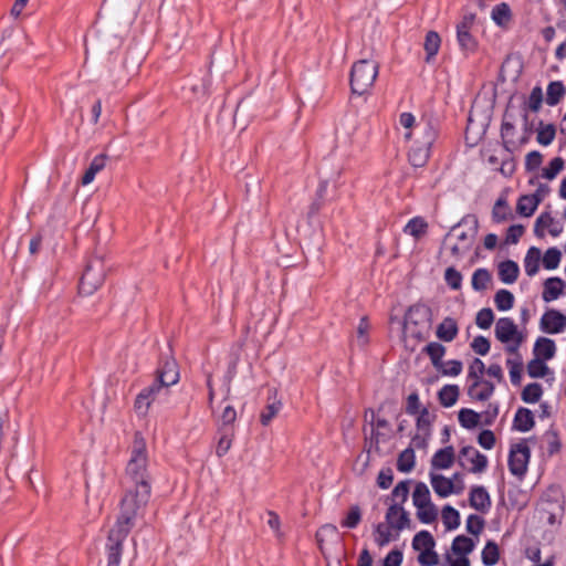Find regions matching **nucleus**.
<instances>
[{"label": "nucleus", "instance_id": "1", "mask_svg": "<svg viewBox=\"0 0 566 566\" xmlns=\"http://www.w3.org/2000/svg\"><path fill=\"white\" fill-rule=\"evenodd\" d=\"M151 485H126L120 502L119 515L108 534L107 552L108 566H118L126 539L136 521L144 516L149 502Z\"/></svg>", "mask_w": 566, "mask_h": 566}, {"label": "nucleus", "instance_id": "2", "mask_svg": "<svg viewBox=\"0 0 566 566\" xmlns=\"http://www.w3.org/2000/svg\"><path fill=\"white\" fill-rule=\"evenodd\" d=\"M399 125L405 129L403 137L412 142L409 149V161L413 167H423L430 156V147L436 140L437 132L427 122H417L411 113H401Z\"/></svg>", "mask_w": 566, "mask_h": 566}, {"label": "nucleus", "instance_id": "3", "mask_svg": "<svg viewBox=\"0 0 566 566\" xmlns=\"http://www.w3.org/2000/svg\"><path fill=\"white\" fill-rule=\"evenodd\" d=\"M432 326L431 310L421 304L408 308L403 317L402 343L405 347L415 352L416 348L429 338Z\"/></svg>", "mask_w": 566, "mask_h": 566}, {"label": "nucleus", "instance_id": "4", "mask_svg": "<svg viewBox=\"0 0 566 566\" xmlns=\"http://www.w3.org/2000/svg\"><path fill=\"white\" fill-rule=\"evenodd\" d=\"M148 462L146 439L140 432H136L130 447L129 460L125 469L127 485H151Z\"/></svg>", "mask_w": 566, "mask_h": 566}, {"label": "nucleus", "instance_id": "5", "mask_svg": "<svg viewBox=\"0 0 566 566\" xmlns=\"http://www.w3.org/2000/svg\"><path fill=\"white\" fill-rule=\"evenodd\" d=\"M410 525L409 513L400 503H392L387 509L385 522L378 523L374 530L375 543L382 547L399 538L400 533Z\"/></svg>", "mask_w": 566, "mask_h": 566}, {"label": "nucleus", "instance_id": "6", "mask_svg": "<svg viewBox=\"0 0 566 566\" xmlns=\"http://www.w3.org/2000/svg\"><path fill=\"white\" fill-rule=\"evenodd\" d=\"M476 232L478 219L475 217H464L459 224L454 226L446 238V244L451 255L459 259L469 252Z\"/></svg>", "mask_w": 566, "mask_h": 566}, {"label": "nucleus", "instance_id": "7", "mask_svg": "<svg viewBox=\"0 0 566 566\" xmlns=\"http://www.w3.org/2000/svg\"><path fill=\"white\" fill-rule=\"evenodd\" d=\"M107 264L103 254L93 255L81 277L78 292L83 296L93 295L104 283L107 273Z\"/></svg>", "mask_w": 566, "mask_h": 566}, {"label": "nucleus", "instance_id": "8", "mask_svg": "<svg viewBox=\"0 0 566 566\" xmlns=\"http://www.w3.org/2000/svg\"><path fill=\"white\" fill-rule=\"evenodd\" d=\"M379 71L375 60L363 59L353 64L350 72V87L355 94H364L374 85Z\"/></svg>", "mask_w": 566, "mask_h": 566}, {"label": "nucleus", "instance_id": "9", "mask_svg": "<svg viewBox=\"0 0 566 566\" xmlns=\"http://www.w3.org/2000/svg\"><path fill=\"white\" fill-rule=\"evenodd\" d=\"M412 504L416 507V516L423 524H431L437 521L439 511L431 500L428 485L417 482L412 492Z\"/></svg>", "mask_w": 566, "mask_h": 566}, {"label": "nucleus", "instance_id": "10", "mask_svg": "<svg viewBox=\"0 0 566 566\" xmlns=\"http://www.w3.org/2000/svg\"><path fill=\"white\" fill-rule=\"evenodd\" d=\"M429 481L433 492L442 499L451 495H459L465 490V484L461 473H454L448 478L434 471L429 472Z\"/></svg>", "mask_w": 566, "mask_h": 566}, {"label": "nucleus", "instance_id": "11", "mask_svg": "<svg viewBox=\"0 0 566 566\" xmlns=\"http://www.w3.org/2000/svg\"><path fill=\"white\" fill-rule=\"evenodd\" d=\"M494 333L496 339L505 344V350L510 354H515L524 340L523 334L510 317L499 318L495 323Z\"/></svg>", "mask_w": 566, "mask_h": 566}, {"label": "nucleus", "instance_id": "12", "mask_svg": "<svg viewBox=\"0 0 566 566\" xmlns=\"http://www.w3.org/2000/svg\"><path fill=\"white\" fill-rule=\"evenodd\" d=\"M531 449L526 441H520L511 447L509 454V469L511 473L522 479L528 467Z\"/></svg>", "mask_w": 566, "mask_h": 566}, {"label": "nucleus", "instance_id": "13", "mask_svg": "<svg viewBox=\"0 0 566 566\" xmlns=\"http://www.w3.org/2000/svg\"><path fill=\"white\" fill-rule=\"evenodd\" d=\"M459 463L472 473H481L488 467V458L473 447H463L459 453Z\"/></svg>", "mask_w": 566, "mask_h": 566}, {"label": "nucleus", "instance_id": "14", "mask_svg": "<svg viewBox=\"0 0 566 566\" xmlns=\"http://www.w3.org/2000/svg\"><path fill=\"white\" fill-rule=\"evenodd\" d=\"M161 385H158V382L154 381L150 386L144 388L136 397L134 402V410L137 415L145 417L150 407L151 403L156 400L158 395L161 391Z\"/></svg>", "mask_w": 566, "mask_h": 566}, {"label": "nucleus", "instance_id": "15", "mask_svg": "<svg viewBox=\"0 0 566 566\" xmlns=\"http://www.w3.org/2000/svg\"><path fill=\"white\" fill-rule=\"evenodd\" d=\"M539 327L544 333L559 334L566 328V315L554 308L547 310L541 318Z\"/></svg>", "mask_w": 566, "mask_h": 566}, {"label": "nucleus", "instance_id": "16", "mask_svg": "<svg viewBox=\"0 0 566 566\" xmlns=\"http://www.w3.org/2000/svg\"><path fill=\"white\" fill-rule=\"evenodd\" d=\"M473 21V15L464 17L462 22L457 28L458 42L461 49L468 52H474L478 46L475 39L470 33Z\"/></svg>", "mask_w": 566, "mask_h": 566}, {"label": "nucleus", "instance_id": "17", "mask_svg": "<svg viewBox=\"0 0 566 566\" xmlns=\"http://www.w3.org/2000/svg\"><path fill=\"white\" fill-rule=\"evenodd\" d=\"M156 382L161 385V388H168L179 381V369L176 360L168 359L157 371Z\"/></svg>", "mask_w": 566, "mask_h": 566}, {"label": "nucleus", "instance_id": "18", "mask_svg": "<svg viewBox=\"0 0 566 566\" xmlns=\"http://www.w3.org/2000/svg\"><path fill=\"white\" fill-rule=\"evenodd\" d=\"M544 198V192L538 189L535 193L521 196L516 203V212L522 217H531Z\"/></svg>", "mask_w": 566, "mask_h": 566}, {"label": "nucleus", "instance_id": "19", "mask_svg": "<svg viewBox=\"0 0 566 566\" xmlns=\"http://www.w3.org/2000/svg\"><path fill=\"white\" fill-rule=\"evenodd\" d=\"M454 461L455 452L453 447L449 446L439 449L431 458L430 471L448 470L453 465Z\"/></svg>", "mask_w": 566, "mask_h": 566}, {"label": "nucleus", "instance_id": "20", "mask_svg": "<svg viewBox=\"0 0 566 566\" xmlns=\"http://www.w3.org/2000/svg\"><path fill=\"white\" fill-rule=\"evenodd\" d=\"M494 392V385L482 378L469 382L468 396L476 401L488 400Z\"/></svg>", "mask_w": 566, "mask_h": 566}, {"label": "nucleus", "instance_id": "21", "mask_svg": "<svg viewBox=\"0 0 566 566\" xmlns=\"http://www.w3.org/2000/svg\"><path fill=\"white\" fill-rule=\"evenodd\" d=\"M566 283L557 276L548 277L543 283L542 298L549 303L565 294Z\"/></svg>", "mask_w": 566, "mask_h": 566}, {"label": "nucleus", "instance_id": "22", "mask_svg": "<svg viewBox=\"0 0 566 566\" xmlns=\"http://www.w3.org/2000/svg\"><path fill=\"white\" fill-rule=\"evenodd\" d=\"M545 231L553 237H558L563 231V227L560 222L549 213H542L536 220L535 232L537 235L544 237Z\"/></svg>", "mask_w": 566, "mask_h": 566}, {"label": "nucleus", "instance_id": "23", "mask_svg": "<svg viewBox=\"0 0 566 566\" xmlns=\"http://www.w3.org/2000/svg\"><path fill=\"white\" fill-rule=\"evenodd\" d=\"M107 159V156L104 154L95 156L84 172L81 184L83 186L92 184L95 179V176L105 168Z\"/></svg>", "mask_w": 566, "mask_h": 566}, {"label": "nucleus", "instance_id": "24", "mask_svg": "<svg viewBox=\"0 0 566 566\" xmlns=\"http://www.w3.org/2000/svg\"><path fill=\"white\" fill-rule=\"evenodd\" d=\"M470 505L476 511L484 512L491 505V500L486 490L482 486H475L470 492Z\"/></svg>", "mask_w": 566, "mask_h": 566}, {"label": "nucleus", "instance_id": "25", "mask_svg": "<svg viewBox=\"0 0 566 566\" xmlns=\"http://www.w3.org/2000/svg\"><path fill=\"white\" fill-rule=\"evenodd\" d=\"M459 328L457 322L451 317H446L437 327L436 335L440 340L452 342L458 335Z\"/></svg>", "mask_w": 566, "mask_h": 566}, {"label": "nucleus", "instance_id": "26", "mask_svg": "<svg viewBox=\"0 0 566 566\" xmlns=\"http://www.w3.org/2000/svg\"><path fill=\"white\" fill-rule=\"evenodd\" d=\"M542 261V252L538 248L532 247L528 249L524 259V270L528 276H534L538 270Z\"/></svg>", "mask_w": 566, "mask_h": 566}, {"label": "nucleus", "instance_id": "27", "mask_svg": "<svg viewBox=\"0 0 566 566\" xmlns=\"http://www.w3.org/2000/svg\"><path fill=\"white\" fill-rule=\"evenodd\" d=\"M460 396V388L457 385H446L438 392V400L441 406L450 408L455 405Z\"/></svg>", "mask_w": 566, "mask_h": 566}, {"label": "nucleus", "instance_id": "28", "mask_svg": "<svg viewBox=\"0 0 566 566\" xmlns=\"http://www.w3.org/2000/svg\"><path fill=\"white\" fill-rule=\"evenodd\" d=\"M555 352L556 346L553 339L541 337L536 340L534 346L535 357L547 360L554 357Z\"/></svg>", "mask_w": 566, "mask_h": 566}, {"label": "nucleus", "instance_id": "29", "mask_svg": "<svg viewBox=\"0 0 566 566\" xmlns=\"http://www.w3.org/2000/svg\"><path fill=\"white\" fill-rule=\"evenodd\" d=\"M518 265L514 261L507 260L499 265V277L505 284H512L517 280Z\"/></svg>", "mask_w": 566, "mask_h": 566}, {"label": "nucleus", "instance_id": "30", "mask_svg": "<svg viewBox=\"0 0 566 566\" xmlns=\"http://www.w3.org/2000/svg\"><path fill=\"white\" fill-rule=\"evenodd\" d=\"M474 547L475 544L473 539L464 535H459L453 539L451 551L453 554L458 555V557H468V555L473 552Z\"/></svg>", "mask_w": 566, "mask_h": 566}, {"label": "nucleus", "instance_id": "31", "mask_svg": "<svg viewBox=\"0 0 566 566\" xmlns=\"http://www.w3.org/2000/svg\"><path fill=\"white\" fill-rule=\"evenodd\" d=\"M492 20L499 27H507L512 19V12L507 3L496 4L491 12Z\"/></svg>", "mask_w": 566, "mask_h": 566}, {"label": "nucleus", "instance_id": "32", "mask_svg": "<svg viewBox=\"0 0 566 566\" xmlns=\"http://www.w3.org/2000/svg\"><path fill=\"white\" fill-rule=\"evenodd\" d=\"M534 426L533 413L525 408H521L517 410L514 418V428L518 431H528Z\"/></svg>", "mask_w": 566, "mask_h": 566}, {"label": "nucleus", "instance_id": "33", "mask_svg": "<svg viewBox=\"0 0 566 566\" xmlns=\"http://www.w3.org/2000/svg\"><path fill=\"white\" fill-rule=\"evenodd\" d=\"M436 541L428 531L417 533L412 539V548L419 553L434 548Z\"/></svg>", "mask_w": 566, "mask_h": 566}, {"label": "nucleus", "instance_id": "34", "mask_svg": "<svg viewBox=\"0 0 566 566\" xmlns=\"http://www.w3.org/2000/svg\"><path fill=\"white\" fill-rule=\"evenodd\" d=\"M423 352L429 356L431 364L437 368L443 360L446 347L437 342H431L424 346Z\"/></svg>", "mask_w": 566, "mask_h": 566}, {"label": "nucleus", "instance_id": "35", "mask_svg": "<svg viewBox=\"0 0 566 566\" xmlns=\"http://www.w3.org/2000/svg\"><path fill=\"white\" fill-rule=\"evenodd\" d=\"M416 464V455L412 448H407L403 450L397 460V469L400 472L408 473L412 471Z\"/></svg>", "mask_w": 566, "mask_h": 566}, {"label": "nucleus", "instance_id": "36", "mask_svg": "<svg viewBox=\"0 0 566 566\" xmlns=\"http://www.w3.org/2000/svg\"><path fill=\"white\" fill-rule=\"evenodd\" d=\"M442 523L448 531L455 530L460 525V514L451 505H446L441 512Z\"/></svg>", "mask_w": 566, "mask_h": 566}, {"label": "nucleus", "instance_id": "37", "mask_svg": "<svg viewBox=\"0 0 566 566\" xmlns=\"http://www.w3.org/2000/svg\"><path fill=\"white\" fill-rule=\"evenodd\" d=\"M492 217L495 222H504L513 219V213L505 199H499L492 211Z\"/></svg>", "mask_w": 566, "mask_h": 566}, {"label": "nucleus", "instance_id": "38", "mask_svg": "<svg viewBox=\"0 0 566 566\" xmlns=\"http://www.w3.org/2000/svg\"><path fill=\"white\" fill-rule=\"evenodd\" d=\"M514 295L507 290H499L494 295V303L499 311H510L514 306Z\"/></svg>", "mask_w": 566, "mask_h": 566}, {"label": "nucleus", "instance_id": "39", "mask_svg": "<svg viewBox=\"0 0 566 566\" xmlns=\"http://www.w3.org/2000/svg\"><path fill=\"white\" fill-rule=\"evenodd\" d=\"M440 44V35L434 31H429L426 35L423 44L424 51L427 53V61H430L431 57H433L438 53Z\"/></svg>", "mask_w": 566, "mask_h": 566}, {"label": "nucleus", "instance_id": "40", "mask_svg": "<svg viewBox=\"0 0 566 566\" xmlns=\"http://www.w3.org/2000/svg\"><path fill=\"white\" fill-rule=\"evenodd\" d=\"M460 424L467 429H473L480 423V415L472 409H461L458 415Z\"/></svg>", "mask_w": 566, "mask_h": 566}, {"label": "nucleus", "instance_id": "41", "mask_svg": "<svg viewBox=\"0 0 566 566\" xmlns=\"http://www.w3.org/2000/svg\"><path fill=\"white\" fill-rule=\"evenodd\" d=\"M565 94V86L562 82H552L547 86L546 102L551 106H555L559 103Z\"/></svg>", "mask_w": 566, "mask_h": 566}, {"label": "nucleus", "instance_id": "42", "mask_svg": "<svg viewBox=\"0 0 566 566\" xmlns=\"http://www.w3.org/2000/svg\"><path fill=\"white\" fill-rule=\"evenodd\" d=\"M500 559V551L496 543L489 541L482 551V562L485 566H493Z\"/></svg>", "mask_w": 566, "mask_h": 566}, {"label": "nucleus", "instance_id": "43", "mask_svg": "<svg viewBox=\"0 0 566 566\" xmlns=\"http://www.w3.org/2000/svg\"><path fill=\"white\" fill-rule=\"evenodd\" d=\"M492 281L491 273L485 269H478L472 275V287L475 291H484Z\"/></svg>", "mask_w": 566, "mask_h": 566}, {"label": "nucleus", "instance_id": "44", "mask_svg": "<svg viewBox=\"0 0 566 566\" xmlns=\"http://www.w3.org/2000/svg\"><path fill=\"white\" fill-rule=\"evenodd\" d=\"M370 328H371V326H370V323L368 322V319L366 317H361L358 323V326L356 329V336H355V342H356L357 346H359V347L367 346V344L369 343Z\"/></svg>", "mask_w": 566, "mask_h": 566}, {"label": "nucleus", "instance_id": "45", "mask_svg": "<svg viewBox=\"0 0 566 566\" xmlns=\"http://www.w3.org/2000/svg\"><path fill=\"white\" fill-rule=\"evenodd\" d=\"M427 229H428V223L422 218L418 217V218L411 219L407 223L405 231L407 233H409L410 235H412L413 238L419 239L426 234Z\"/></svg>", "mask_w": 566, "mask_h": 566}, {"label": "nucleus", "instance_id": "46", "mask_svg": "<svg viewBox=\"0 0 566 566\" xmlns=\"http://www.w3.org/2000/svg\"><path fill=\"white\" fill-rule=\"evenodd\" d=\"M512 356L507 358L506 365L510 369V377L513 384L520 382L521 373H522V358L517 352L515 354H511Z\"/></svg>", "mask_w": 566, "mask_h": 566}, {"label": "nucleus", "instance_id": "47", "mask_svg": "<svg viewBox=\"0 0 566 566\" xmlns=\"http://www.w3.org/2000/svg\"><path fill=\"white\" fill-rule=\"evenodd\" d=\"M443 376L455 377L462 373L463 366L460 360L442 361L437 368Z\"/></svg>", "mask_w": 566, "mask_h": 566}, {"label": "nucleus", "instance_id": "48", "mask_svg": "<svg viewBox=\"0 0 566 566\" xmlns=\"http://www.w3.org/2000/svg\"><path fill=\"white\" fill-rule=\"evenodd\" d=\"M545 359H541L535 357L527 365V373L533 378H542L547 375L548 366L544 361Z\"/></svg>", "mask_w": 566, "mask_h": 566}, {"label": "nucleus", "instance_id": "49", "mask_svg": "<svg viewBox=\"0 0 566 566\" xmlns=\"http://www.w3.org/2000/svg\"><path fill=\"white\" fill-rule=\"evenodd\" d=\"M560 259V251L557 248H549L542 256V262L545 269L554 270L558 268Z\"/></svg>", "mask_w": 566, "mask_h": 566}, {"label": "nucleus", "instance_id": "50", "mask_svg": "<svg viewBox=\"0 0 566 566\" xmlns=\"http://www.w3.org/2000/svg\"><path fill=\"white\" fill-rule=\"evenodd\" d=\"M542 394L543 390L539 384H530L524 388L522 399L527 403H535L539 400Z\"/></svg>", "mask_w": 566, "mask_h": 566}, {"label": "nucleus", "instance_id": "51", "mask_svg": "<svg viewBox=\"0 0 566 566\" xmlns=\"http://www.w3.org/2000/svg\"><path fill=\"white\" fill-rule=\"evenodd\" d=\"M564 168V160L560 157H556L551 160L549 165L542 170V177L552 180L554 179Z\"/></svg>", "mask_w": 566, "mask_h": 566}, {"label": "nucleus", "instance_id": "52", "mask_svg": "<svg viewBox=\"0 0 566 566\" xmlns=\"http://www.w3.org/2000/svg\"><path fill=\"white\" fill-rule=\"evenodd\" d=\"M361 521V511L358 505H353L348 510L345 518L342 521V526L346 528H355Z\"/></svg>", "mask_w": 566, "mask_h": 566}, {"label": "nucleus", "instance_id": "53", "mask_svg": "<svg viewBox=\"0 0 566 566\" xmlns=\"http://www.w3.org/2000/svg\"><path fill=\"white\" fill-rule=\"evenodd\" d=\"M555 135H556V130H555L554 125H552V124L541 125L537 130L536 139L541 145L547 146V145L552 144V142L555 138Z\"/></svg>", "mask_w": 566, "mask_h": 566}, {"label": "nucleus", "instance_id": "54", "mask_svg": "<svg viewBox=\"0 0 566 566\" xmlns=\"http://www.w3.org/2000/svg\"><path fill=\"white\" fill-rule=\"evenodd\" d=\"M494 322L493 311L489 307L480 310L475 316V324L481 329H489Z\"/></svg>", "mask_w": 566, "mask_h": 566}, {"label": "nucleus", "instance_id": "55", "mask_svg": "<svg viewBox=\"0 0 566 566\" xmlns=\"http://www.w3.org/2000/svg\"><path fill=\"white\" fill-rule=\"evenodd\" d=\"M485 370L484 363L480 358H474L468 367V381L482 379Z\"/></svg>", "mask_w": 566, "mask_h": 566}, {"label": "nucleus", "instance_id": "56", "mask_svg": "<svg viewBox=\"0 0 566 566\" xmlns=\"http://www.w3.org/2000/svg\"><path fill=\"white\" fill-rule=\"evenodd\" d=\"M282 403L274 401L269 403L260 415V421L263 426H269L270 422L276 417L281 409Z\"/></svg>", "mask_w": 566, "mask_h": 566}, {"label": "nucleus", "instance_id": "57", "mask_svg": "<svg viewBox=\"0 0 566 566\" xmlns=\"http://www.w3.org/2000/svg\"><path fill=\"white\" fill-rule=\"evenodd\" d=\"M433 416L429 412L428 409H422L419 412L417 418L416 430L421 432L431 433V424H432Z\"/></svg>", "mask_w": 566, "mask_h": 566}, {"label": "nucleus", "instance_id": "58", "mask_svg": "<svg viewBox=\"0 0 566 566\" xmlns=\"http://www.w3.org/2000/svg\"><path fill=\"white\" fill-rule=\"evenodd\" d=\"M417 559L421 566H437L439 564V555L434 548L419 553Z\"/></svg>", "mask_w": 566, "mask_h": 566}, {"label": "nucleus", "instance_id": "59", "mask_svg": "<svg viewBox=\"0 0 566 566\" xmlns=\"http://www.w3.org/2000/svg\"><path fill=\"white\" fill-rule=\"evenodd\" d=\"M444 280L447 284L453 290H459L461 287L462 275L454 268H448L446 270Z\"/></svg>", "mask_w": 566, "mask_h": 566}, {"label": "nucleus", "instance_id": "60", "mask_svg": "<svg viewBox=\"0 0 566 566\" xmlns=\"http://www.w3.org/2000/svg\"><path fill=\"white\" fill-rule=\"evenodd\" d=\"M336 535H337V527L335 525H333V524L323 525L316 533V539H317L319 547L322 548L323 543L326 539L332 538Z\"/></svg>", "mask_w": 566, "mask_h": 566}, {"label": "nucleus", "instance_id": "61", "mask_svg": "<svg viewBox=\"0 0 566 566\" xmlns=\"http://www.w3.org/2000/svg\"><path fill=\"white\" fill-rule=\"evenodd\" d=\"M232 434L222 433L216 447V454L219 458L226 455L232 446Z\"/></svg>", "mask_w": 566, "mask_h": 566}, {"label": "nucleus", "instance_id": "62", "mask_svg": "<svg viewBox=\"0 0 566 566\" xmlns=\"http://www.w3.org/2000/svg\"><path fill=\"white\" fill-rule=\"evenodd\" d=\"M542 102H543L542 88L536 86L532 90V92L528 96L527 107L532 112H537L542 106Z\"/></svg>", "mask_w": 566, "mask_h": 566}, {"label": "nucleus", "instance_id": "63", "mask_svg": "<svg viewBox=\"0 0 566 566\" xmlns=\"http://www.w3.org/2000/svg\"><path fill=\"white\" fill-rule=\"evenodd\" d=\"M471 348L479 355H486L490 350V342L484 336H476L471 343Z\"/></svg>", "mask_w": 566, "mask_h": 566}, {"label": "nucleus", "instance_id": "64", "mask_svg": "<svg viewBox=\"0 0 566 566\" xmlns=\"http://www.w3.org/2000/svg\"><path fill=\"white\" fill-rule=\"evenodd\" d=\"M409 494V481L399 482L392 490V497L398 500L401 505L407 500Z\"/></svg>", "mask_w": 566, "mask_h": 566}]
</instances>
